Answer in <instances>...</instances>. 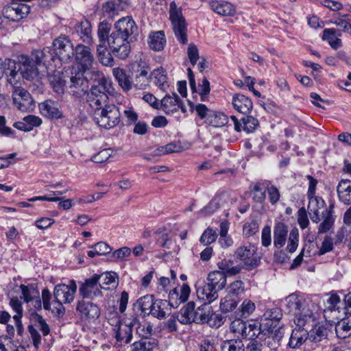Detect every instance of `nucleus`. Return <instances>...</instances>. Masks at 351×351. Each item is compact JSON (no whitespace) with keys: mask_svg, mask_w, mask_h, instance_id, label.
I'll return each mask as SVG.
<instances>
[{"mask_svg":"<svg viewBox=\"0 0 351 351\" xmlns=\"http://www.w3.org/2000/svg\"><path fill=\"white\" fill-rule=\"evenodd\" d=\"M232 119L234 121V128L238 132L241 130V128L247 133L253 132L258 125V121L256 119L251 116H247L242 118V123H239L234 118L232 117Z\"/></svg>","mask_w":351,"mask_h":351,"instance_id":"obj_36","label":"nucleus"},{"mask_svg":"<svg viewBox=\"0 0 351 351\" xmlns=\"http://www.w3.org/2000/svg\"><path fill=\"white\" fill-rule=\"evenodd\" d=\"M39 110L43 116L49 119H60L62 117L59 104L51 99L40 103Z\"/></svg>","mask_w":351,"mask_h":351,"instance_id":"obj_23","label":"nucleus"},{"mask_svg":"<svg viewBox=\"0 0 351 351\" xmlns=\"http://www.w3.org/2000/svg\"><path fill=\"white\" fill-rule=\"evenodd\" d=\"M282 311L278 307L267 309L263 315L261 322L263 328L265 341L270 344V339L274 343H279L284 335L283 324L280 322L282 318Z\"/></svg>","mask_w":351,"mask_h":351,"instance_id":"obj_2","label":"nucleus"},{"mask_svg":"<svg viewBox=\"0 0 351 351\" xmlns=\"http://www.w3.org/2000/svg\"><path fill=\"white\" fill-rule=\"evenodd\" d=\"M221 351H245V347L241 340H227L223 341L221 344Z\"/></svg>","mask_w":351,"mask_h":351,"instance_id":"obj_57","label":"nucleus"},{"mask_svg":"<svg viewBox=\"0 0 351 351\" xmlns=\"http://www.w3.org/2000/svg\"><path fill=\"white\" fill-rule=\"evenodd\" d=\"M112 73L123 90H129L131 89L132 82H130V78L127 75L124 69H120L119 67L114 68L112 70Z\"/></svg>","mask_w":351,"mask_h":351,"instance_id":"obj_45","label":"nucleus"},{"mask_svg":"<svg viewBox=\"0 0 351 351\" xmlns=\"http://www.w3.org/2000/svg\"><path fill=\"white\" fill-rule=\"evenodd\" d=\"M341 34L334 28L325 29L323 32L322 39L328 40L329 45L333 49H337L341 47V41L338 38Z\"/></svg>","mask_w":351,"mask_h":351,"instance_id":"obj_42","label":"nucleus"},{"mask_svg":"<svg viewBox=\"0 0 351 351\" xmlns=\"http://www.w3.org/2000/svg\"><path fill=\"white\" fill-rule=\"evenodd\" d=\"M217 315L208 304H204L195 311V322L197 324H208L212 327H219L221 325V320L216 323Z\"/></svg>","mask_w":351,"mask_h":351,"instance_id":"obj_15","label":"nucleus"},{"mask_svg":"<svg viewBox=\"0 0 351 351\" xmlns=\"http://www.w3.org/2000/svg\"><path fill=\"white\" fill-rule=\"evenodd\" d=\"M255 308V304L251 300L245 299L243 301L239 309L241 313V316L247 317L252 314Z\"/></svg>","mask_w":351,"mask_h":351,"instance_id":"obj_64","label":"nucleus"},{"mask_svg":"<svg viewBox=\"0 0 351 351\" xmlns=\"http://www.w3.org/2000/svg\"><path fill=\"white\" fill-rule=\"evenodd\" d=\"M182 147L179 143H171L164 146H161L154 151V155L161 156L176 152H180Z\"/></svg>","mask_w":351,"mask_h":351,"instance_id":"obj_55","label":"nucleus"},{"mask_svg":"<svg viewBox=\"0 0 351 351\" xmlns=\"http://www.w3.org/2000/svg\"><path fill=\"white\" fill-rule=\"evenodd\" d=\"M156 346L157 343L155 339H142L132 344V351H154Z\"/></svg>","mask_w":351,"mask_h":351,"instance_id":"obj_50","label":"nucleus"},{"mask_svg":"<svg viewBox=\"0 0 351 351\" xmlns=\"http://www.w3.org/2000/svg\"><path fill=\"white\" fill-rule=\"evenodd\" d=\"M29 12V5L19 1H15L3 7L2 14L10 21H19L25 18Z\"/></svg>","mask_w":351,"mask_h":351,"instance_id":"obj_11","label":"nucleus"},{"mask_svg":"<svg viewBox=\"0 0 351 351\" xmlns=\"http://www.w3.org/2000/svg\"><path fill=\"white\" fill-rule=\"evenodd\" d=\"M103 14L108 18H112L121 10L118 9V5L112 1H108L102 5Z\"/></svg>","mask_w":351,"mask_h":351,"instance_id":"obj_62","label":"nucleus"},{"mask_svg":"<svg viewBox=\"0 0 351 351\" xmlns=\"http://www.w3.org/2000/svg\"><path fill=\"white\" fill-rule=\"evenodd\" d=\"M98 58L102 64L105 66H112L114 59L112 54L108 51L106 44H99L97 46Z\"/></svg>","mask_w":351,"mask_h":351,"instance_id":"obj_49","label":"nucleus"},{"mask_svg":"<svg viewBox=\"0 0 351 351\" xmlns=\"http://www.w3.org/2000/svg\"><path fill=\"white\" fill-rule=\"evenodd\" d=\"M74 56L80 70L86 71L92 69L95 62L94 56L89 47L78 44L75 47Z\"/></svg>","mask_w":351,"mask_h":351,"instance_id":"obj_12","label":"nucleus"},{"mask_svg":"<svg viewBox=\"0 0 351 351\" xmlns=\"http://www.w3.org/2000/svg\"><path fill=\"white\" fill-rule=\"evenodd\" d=\"M136 319L128 324L120 322L115 332V338L119 346L130 343L132 339V326Z\"/></svg>","mask_w":351,"mask_h":351,"instance_id":"obj_21","label":"nucleus"},{"mask_svg":"<svg viewBox=\"0 0 351 351\" xmlns=\"http://www.w3.org/2000/svg\"><path fill=\"white\" fill-rule=\"evenodd\" d=\"M16 68L14 69L15 73H10L8 82L10 84L14 83L16 80V77L20 74L24 79L27 80H33L38 74V66L35 58L31 53L30 56L21 55L18 57V61L16 62Z\"/></svg>","mask_w":351,"mask_h":351,"instance_id":"obj_5","label":"nucleus"},{"mask_svg":"<svg viewBox=\"0 0 351 351\" xmlns=\"http://www.w3.org/2000/svg\"><path fill=\"white\" fill-rule=\"evenodd\" d=\"M98 278L93 275L91 278L85 280L79 289L80 295L84 298L94 299L101 297L100 283L98 282Z\"/></svg>","mask_w":351,"mask_h":351,"instance_id":"obj_14","label":"nucleus"},{"mask_svg":"<svg viewBox=\"0 0 351 351\" xmlns=\"http://www.w3.org/2000/svg\"><path fill=\"white\" fill-rule=\"evenodd\" d=\"M232 104L234 108L242 114H247L253 108L252 100L242 94H236L233 96Z\"/></svg>","mask_w":351,"mask_h":351,"instance_id":"obj_28","label":"nucleus"},{"mask_svg":"<svg viewBox=\"0 0 351 351\" xmlns=\"http://www.w3.org/2000/svg\"><path fill=\"white\" fill-rule=\"evenodd\" d=\"M94 275L99 277L98 282L100 283V287L103 289H114L118 285V278L114 272H106L101 275Z\"/></svg>","mask_w":351,"mask_h":351,"instance_id":"obj_35","label":"nucleus"},{"mask_svg":"<svg viewBox=\"0 0 351 351\" xmlns=\"http://www.w3.org/2000/svg\"><path fill=\"white\" fill-rule=\"evenodd\" d=\"M210 6L213 12L221 16H232L236 12L234 5L227 1L213 0Z\"/></svg>","mask_w":351,"mask_h":351,"instance_id":"obj_29","label":"nucleus"},{"mask_svg":"<svg viewBox=\"0 0 351 351\" xmlns=\"http://www.w3.org/2000/svg\"><path fill=\"white\" fill-rule=\"evenodd\" d=\"M196 293L198 299L206 304H210L219 297L218 291L207 282L197 287Z\"/></svg>","mask_w":351,"mask_h":351,"instance_id":"obj_22","label":"nucleus"},{"mask_svg":"<svg viewBox=\"0 0 351 351\" xmlns=\"http://www.w3.org/2000/svg\"><path fill=\"white\" fill-rule=\"evenodd\" d=\"M287 227L283 223H278L274 230V244L276 247H282L287 241Z\"/></svg>","mask_w":351,"mask_h":351,"instance_id":"obj_37","label":"nucleus"},{"mask_svg":"<svg viewBox=\"0 0 351 351\" xmlns=\"http://www.w3.org/2000/svg\"><path fill=\"white\" fill-rule=\"evenodd\" d=\"M308 204L307 206L308 213L313 222L317 223L321 221L322 213L329 209L326 208L324 200L319 196H308Z\"/></svg>","mask_w":351,"mask_h":351,"instance_id":"obj_17","label":"nucleus"},{"mask_svg":"<svg viewBox=\"0 0 351 351\" xmlns=\"http://www.w3.org/2000/svg\"><path fill=\"white\" fill-rule=\"evenodd\" d=\"M351 16L349 14L341 15L338 17H335L331 21V23L334 25L339 27L341 31L344 32H351Z\"/></svg>","mask_w":351,"mask_h":351,"instance_id":"obj_56","label":"nucleus"},{"mask_svg":"<svg viewBox=\"0 0 351 351\" xmlns=\"http://www.w3.org/2000/svg\"><path fill=\"white\" fill-rule=\"evenodd\" d=\"M14 104L23 112L33 110L34 100L28 91L21 87H15L12 93Z\"/></svg>","mask_w":351,"mask_h":351,"instance_id":"obj_13","label":"nucleus"},{"mask_svg":"<svg viewBox=\"0 0 351 351\" xmlns=\"http://www.w3.org/2000/svg\"><path fill=\"white\" fill-rule=\"evenodd\" d=\"M205 122L215 128L222 127L228 123L227 117L219 112L213 111L208 114Z\"/></svg>","mask_w":351,"mask_h":351,"instance_id":"obj_46","label":"nucleus"},{"mask_svg":"<svg viewBox=\"0 0 351 351\" xmlns=\"http://www.w3.org/2000/svg\"><path fill=\"white\" fill-rule=\"evenodd\" d=\"M207 280L208 284L219 291L222 290L226 285V276L221 271H214L208 274Z\"/></svg>","mask_w":351,"mask_h":351,"instance_id":"obj_38","label":"nucleus"},{"mask_svg":"<svg viewBox=\"0 0 351 351\" xmlns=\"http://www.w3.org/2000/svg\"><path fill=\"white\" fill-rule=\"evenodd\" d=\"M322 223L319 224L318 228V232L323 234L327 232L334 224V218L332 215V210H325V213L321 214Z\"/></svg>","mask_w":351,"mask_h":351,"instance_id":"obj_48","label":"nucleus"},{"mask_svg":"<svg viewBox=\"0 0 351 351\" xmlns=\"http://www.w3.org/2000/svg\"><path fill=\"white\" fill-rule=\"evenodd\" d=\"M169 18L178 40L183 44L187 42L186 23L181 8H178L174 1L169 5Z\"/></svg>","mask_w":351,"mask_h":351,"instance_id":"obj_8","label":"nucleus"},{"mask_svg":"<svg viewBox=\"0 0 351 351\" xmlns=\"http://www.w3.org/2000/svg\"><path fill=\"white\" fill-rule=\"evenodd\" d=\"M171 313V304L166 300H154L151 315L158 319L165 318Z\"/></svg>","mask_w":351,"mask_h":351,"instance_id":"obj_32","label":"nucleus"},{"mask_svg":"<svg viewBox=\"0 0 351 351\" xmlns=\"http://www.w3.org/2000/svg\"><path fill=\"white\" fill-rule=\"evenodd\" d=\"M195 304L193 302L187 303L179 311L177 319L182 324L195 322Z\"/></svg>","mask_w":351,"mask_h":351,"instance_id":"obj_33","label":"nucleus"},{"mask_svg":"<svg viewBox=\"0 0 351 351\" xmlns=\"http://www.w3.org/2000/svg\"><path fill=\"white\" fill-rule=\"evenodd\" d=\"M136 30L134 21L131 17L126 16L115 23L113 31L129 38Z\"/></svg>","mask_w":351,"mask_h":351,"instance_id":"obj_20","label":"nucleus"},{"mask_svg":"<svg viewBox=\"0 0 351 351\" xmlns=\"http://www.w3.org/2000/svg\"><path fill=\"white\" fill-rule=\"evenodd\" d=\"M10 306L15 314L13 316V320L16 327L17 332L21 335L23 331L21 318L23 316V308L22 302L17 297H12L10 300Z\"/></svg>","mask_w":351,"mask_h":351,"instance_id":"obj_25","label":"nucleus"},{"mask_svg":"<svg viewBox=\"0 0 351 351\" xmlns=\"http://www.w3.org/2000/svg\"><path fill=\"white\" fill-rule=\"evenodd\" d=\"M111 29V25L106 22L102 21L99 24L97 29V36L99 38V44H106L110 36L109 33Z\"/></svg>","mask_w":351,"mask_h":351,"instance_id":"obj_59","label":"nucleus"},{"mask_svg":"<svg viewBox=\"0 0 351 351\" xmlns=\"http://www.w3.org/2000/svg\"><path fill=\"white\" fill-rule=\"evenodd\" d=\"M76 308L82 319L86 320H93L100 315L99 308L96 304L84 300L78 302Z\"/></svg>","mask_w":351,"mask_h":351,"instance_id":"obj_19","label":"nucleus"},{"mask_svg":"<svg viewBox=\"0 0 351 351\" xmlns=\"http://www.w3.org/2000/svg\"><path fill=\"white\" fill-rule=\"evenodd\" d=\"M21 289L22 293V298L25 302H29L34 298L38 297L39 292L37 287L34 284L28 285H21Z\"/></svg>","mask_w":351,"mask_h":351,"instance_id":"obj_52","label":"nucleus"},{"mask_svg":"<svg viewBox=\"0 0 351 351\" xmlns=\"http://www.w3.org/2000/svg\"><path fill=\"white\" fill-rule=\"evenodd\" d=\"M93 118L99 127L109 130L119 123L121 114L119 108L112 104L95 110Z\"/></svg>","mask_w":351,"mask_h":351,"instance_id":"obj_6","label":"nucleus"},{"mask_svg":"<svg viewBox=\"0 0 351 351\" xmlns=\"http://www.w3.org/2000/svg\"><path fill=\"white\" fill-rule=\"evenodd\" d=\"M16 68V63L15 60L11 59H5L2 62L0 58V79L4 74L6 75L8 79L10 77V73H15L14 70Z\"/></svg>","mask_w":351,"mask_h":351,"instance_id":"obj_54","label":"nucleus"},{"mask_svg":"<svg viewBox=\"0 0 351 351\" xmlns=\"http://www.w3.org/2000/svg\"><path fill=\"white\" fill-rule=\"evenodd\" d=\"M226 195L215 196L205 207L199 210V215L206 216L214 213L223 205Z\"/></svg>","mask_w":351,"mask_h":351,"instance_id":"obj_43","label":"nucleus"},{"mask_svg":"<svg viewBox=\"0 0 351 351\" xmlns=\"http://www.w3.org/2000/svg\"><path fill=\"white\" fill-rule=\"evenodd\" d=\"M53 49L57 58L63 63L70 62L74 56V46L66 35H60L53 41Z\"/></svg>","mask_w":351,"mask_h":351,"instance_id":"obj_9","label":"nucleus"},{"mask_svg":"<svg viewBox=\"0 0 351 351\" xmlns=\"http://www.w3.org/2000/svg\"><path fill=\"white\" fill-rule=\"evenodd\" d=\"M108 43L114 56L123 60L128 57L130 53L129 38L113 31L108 39Z\"/></svg>","mask_w":351,"mask_h":351,"instance_id":"obj_10","label":"nucleus"},{"mask_svg":"<svg viewBox=\"0 0 351 351\" xmlns=\"http://www.w3.org/2000/svg\"><path fill=\"white\" fill-rule=\"evenodd\" d=\"M267 182H260L256 183L252 189V195L254 200L262 203L265 200Z\"/></svg>","mask_w":351,"mask_h":351,"instance_id":"obj_47","label":"nucleus"},{"mask_svg":"<svg viewBox=\"0 0 351 351\" xmlns=\"http://www.w3.org/2000/svg\"><path fill=\"white\" fill-rule=\"evenodd\" d=\"M75 31L82 41L88 45L93 43L92 37V27L90 23L85 20L75 26Z\"/></svg>","mask_w":351,"mask_h":351,"instance_id":"obj_34","label":"nucleus"},{"mask_svg":"<svg viewBox=\"0 0 351 351\" xmlns=\"http://www.w3.org/2000/svg\"><path fill=\"white\" fill-rule=\"evenodd\" d=\"M159 109L162 110L167 114H174L179 109L184 113L186 112V106L178 95L175 93L173 95H167L164 97L160 101Z\"/></svg>","mask_w":351,"mask_h":351,"instance_id":"obj_16","label":"nucleus"},{"mask_svg":"<svg viewBox=\"0 0 351 351\" xmlns=\"http://www.w3.org/2000/svg\"><path fill=\"white\" fill-rule=\"evenodd\" d=\"M77 285L73 280L69 281L68 284H59L54 287L53 304L58 314L64 313L63 304H70L74 300Z\"/></svg>","mask_w":351,"mask_h":351,"instance_id":"obj_4","label":"nucleus"},{"mask_svg":"<svg viewBox=\"0 0 351 351\" xmlns=\"http://www.w3.org/2000/svg\"><path fill=\"white\" fill-rule=\"evenodd\" d=\"M218 268L220 271L225 274L226 276H234L241 272L243 269L241 265H234L233 261L231 259H223L218 262Z\"/></svg>","mask_w":351,"mask_h":351,"instance_id":"obj_39","label":"nucleus"},{"mask_svg":"<svg viewBox=\"0 0 351 351\" xmlns=\"http://www.w3.org/2000/svg\"><path fill=\"white\" fill-rule=\"evenodd\" d=\"M227 289L230 295L239 296L245 291L244 282L241 280H236L230 283Z\"/></svg>","mask_w":351,"mask_h":351,"instance_id":"obj_61","label":"nucleus"},{"mask_svg":"<svg viewBox=\"0 0 351 351\" xmlns=\"http://www.w3.org/2000/svg\"><path fill=\"white\" fill-rule=\"evenodd\" d=\"M339 199L346 205L351 204V180H341L337 188Z\"/></svg>","mask_w":351,"mask_h":351,"instance_id":"obj_31","label":"nucleus"},{"mask_svg":"<svg viewBox=\"0 0 351 351\" xmlns=\"http://www.w3.org/2000/svg\"><path fill=\"white\" fill-rule=\"evenodd\" d=\"M158 235L156 241V245L161 247L170 249L173 245V234L171 231H167L165 228H158L156 232Z\"/></svg>","mask_w":351,"mask_h":351,"instance_id":"obj_40","label":"nucleus"},{"mask_svg":"<svg viewBox=\"0 0 351 351\" xmlns=\"http://www.w3.org/2000/svg\"><path fill=\"white\" fill-rule=\"evenodd\" d=\"M153 75L155 79V84L162 90H165L168 87L167 75L163 68L160 67L153 71Z\"/></svg>","mask_w":351,"mask_h":351,"instance_id":"obj_58","label":"nucleus"},{"mask_svg":"<svg viewBox=\"0 0 351 351\" xmlns=\"http://www.w3.org/2000/svg\"><path fill=\"white\" fill-rule=\"evenodd\" d=\"M32 54L33 58H35L36 62L39 65L40 64L49 65L51 62H54L56 58H57L53 49L49 47H45L43 50H36L33 51Z\"/></svg>","mask_w":351,"mask_h":351,"instance_id":"obj_30","label":"nucleus"},{"mask_svg":"<svg viewBox=\"0 0 351 351\" xmlns=\"http://www.w3.org/2000/svg\"><path fill=\"white\" fill-rule=\"evenodd\" d=\"M313 326H299L293 330L291 335L289 345L292 348H296L302 345L308 338V328Z\"/></svg>","mask_w":351,"mask_h":351,"instance_id":"obj_24","label":"nucleus"},{"mask_svg":"<svg viewBox=\"0 0 351 351\" xmlns=\"http://www.w3.org/2000/svg\"><path fill=\"white\" fill-rule=\"evenodd\" d=\"M337 336L340 339H345L351 335V316L343 318L335 326Z\"/></svg>","mask_w":351,"mask_h":351,"instance_id":"obj_44","label":"nucleus"},{"mask_svg":"<svg viewBox=\"0 0 351 351\" xmlns=\"http://www.w3.org/2000/svg\"><path fill=\"white\" fill-rule=\"evenodd\" d=\"M299 241V232L297 228H293L289 233L288 245L287 247V250L290 253L294 252L298 246Z\"/></svg>","mask_w":351,"mask_h":351,"instance_id":"obj_63","label":"nucleus"},{"mask_svg":"<svg viewBox=\"0 0 351 351\" xmlns=\"http://www.w3.org/2000/svg\"><path fill=\"white\" fill-rule=\"evenodd\" d=\"M154 304V299L153 295H146L136 300L134 304V308L141 315L145 317L151 315Z\"/></svg>","mask_w":351,"mask_h":351,"instance_id":"obj_26","label":"nucleus"},{"mask_svg":"<svg viewBox=\"0 0 351 351\" xmlns=\"http://www.w3.org/2000/svg\"><path fill=\"white\" fill-rule=\"evenodd\" d=\"M85 71L79 69L75 75L70 78L71 84L69 88L73 94H80L85 92L88 88V82L84 77Z\"/></svg>","mask_w":351,"mask_h":351,"instance_id":"obj_27","label":"nucleus"},{"mask_svg":"<svg viewBox=\"0 0 351 351\" xmlns=\"http://www.w3.org/2000/svg\"><path fill=\"white\" fill-rule=\"evenodd\" d=\"M148 43L149 47L154 51H161L166 44L165 34L162 31L152 33L149 36Z\"/></svg>","mask_w":351,"mask_h":351,"instance_id":"obj_41","label":"nucleus"},{"mask_svg":"<svg viewBox=\"0 0 351 351\" xmlns=\"http://www.w3.org/2000/svg\"><path fill=\"white\" fill-rule=\"evenodd\" d=\"M112 92L111 82L102 76L96 84L92 86L87 95V101L94 111L100 109L108 106V95Z\"/></svg>","mask_w":351,"mask_h":351,"instance_id":"obj_3","label":"nucleus"},{"mask_svg":"<svg viewBox=\"0 0 351 351\" xmlns=\"http://www.w3.org/2000/svg\"><path fill=\"white\" fill-rule=\"evenodd\" d=\"M191 289L187 284L174 288L169 292V301L171 306L177 308L181 303L185 302L190 295Z\"/></svg>","mask_w":351,"mask_h":351,"instance_id":"obj_18","label":"nucleus"},{"mask_svg":"<svg viewBox=\"0 0 351 351\" xmlns=\"http://www.w3.org/2000/svg\"><path fill=\"white\" fill-rule=\"evenodd\" d=\"M234 256L242 262L243 268L247 270L254 269L261 263V257L257 254L256 247L250 243L239 247L234 252Z\"/></svg>","mask_w":351,"mask_h":351,"instance_id":"obj_7","label":"nucleus"},{"mask_svg":"<svg viewBox=\"0 0 351 351\" xmlns=\"http://www.w3.org/2000/svg\"><path fill=\"white\" fill-rule=\"evenodd\" d=\"M286 307L295 315L296 326H308L315 324L319 307L316 302L305 295L293 293L285 298Z\"/></svg>","mask_w":351,"mask_h":351,"instance_id":"obj_1","label":"nucleus"},{"mask_svg":"<svg viewBox=\"0 0 351 351\" xmlns=\"http://www.w3.org/2000/svg\"><path fill=\"white\" fill-rule=\"evenodd\" d=\"M245 328L246 332L243 335L244 338L255 339L261 333L264 335L261 322L260 324L256 322L250 323L247 325L246 324Z\"/></svg>","mask_w":351,"mask_h":351,"instance_id":"obj_51","label":"nucleus"},{"mask_svg":"<svg viewBox=\"0 0 351 351\" xmlns=\"http://www.w3.org/2000/svg\"><path fill=\"white\" fill-rule=\"evenodd\" d=\"M237 301L229 293L222 298L220 301V309L223 313H228L233 311L237 306Z\"/></svg>","mask_w":351,"mask_h":351,"instance_id":"obj_60","label":"nucleus"},{"mask_svg":"<svg viewBox=\"0 0 351 351\" xmlns=\"http://www.w3.org/2000/svg\"><path fill=\"white\" fill-rule=\"evenodd\" d=\"M340 298L337 294H330L329 298L326 300V308L324 309V315L326 316V315L328 313H339V305L340 304Z\"/></svg>","mask_w":351,"mask_h":351,"instance_id":"obj_53","label":"nucleus"}]
</instances>
